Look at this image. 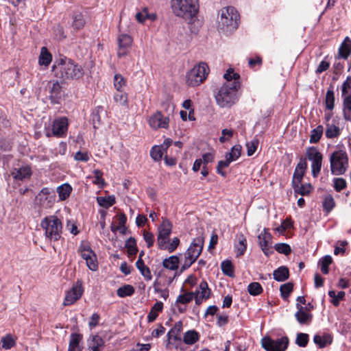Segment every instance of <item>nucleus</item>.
<instances>
[{"instance_id":"36","label":"nucleus","mask_w":351,"mask_h":351,"mask_svg":"<svg viewBox=\"0 0 351 351\" xmlns=\"http://www.w3.org/2000/svg\"><path fill=\"white\" fill-rule=\"evenodd\" d=\"M324 132V128L319 125L316 128L313 129L311 132L310 143H317L320 140Z\"/></svg>"},{"instance_id":"52","label":"nucleus","mask_w":351,"mask_h":351,"mask_svg":"<svg viewBox=\"0 0 351 351\" xmlns=\"http://www.w3.org/2000/svg\"><path fill=\"white\" fill-rule=\"evenodd\" d=\"M195 293L193 292H189L184 294L180 295L176 300L177 304H187L190 302L193 298H195Z\"/></svg>"},{"instance_id":"55","label":"nucleus","mask_w":351,"mask_h":351,"mask_svg":"<svg viewBox=\"0 0 351 351\" xmlns=\"http://www.w3.org/2000/svg\"><path fill=\"white\" fill-rule=\"evenodd\" d=\"M293 285L291 282L283 284L280 287L281 295L283 298H287L293 291Z\"/></svg>"},{"instance_id":"2","label":"nucleus","mask_w":351,"mask_h":351,"mask_svg":"<svg viewBox=\"0 0 351 351\" xmlns=\"http://www.w3.org/2000/svg\"><path fill=\"white\" fill-rule=\"evenodd\" d=\"M198 0H171L173 14L186 21L191 20L199 12Z\"/></svg>"},{"instance_id":"54","label":"nucleus","mask_w":351,"mask_h":351,"mask_svg":"<svg viewBox=\"0 0 351 351\" xmlns=\"http://www.w3.org/2000/svg\"><path fill=\"white\" fill-rule=\"evenodd\" d=\"M259 141L258 139H253L246 143L247 156H251L255 153Z\"/></svg>"},{"instance_id":"56","label":"nucleus","mask_w":351,"mask_h":351,"mask_svg":"<svg viewBox=\"0 0 351 351\" xmlns=\"http://www.w3.org/2000/svg\"><path fill=\"white\" fill-rule=\"evenodd\" d=\"M335 205V200L333 197L331 195H327L324 199L323 202V206L324 210H326V212H330L332 210Z\"/></svg>"},{"instance_id":"16","label":"nucleus","mask_w":351,"mask_h":351,"mask_svg":"<svg viewBox=\"0 0 351 351\" xmlns=\"http://www.w3.org/2000/svg\"><path fill=\"white\" fill-rule=\"evenodd\" d=\"M169 119L165 117L160 112H156L149 119V125L154 130L167 129L169 127Z\"/></svg>"},{"instance_id":"29","label":"nucleus","mask_w":351,"mask_h":351,"mask_svg":"<svg viewBox=\"0 0 351 351\" xmlns=\"http://www.w3.org/2000/svg\"><path fill=\"white\" fill-rule=\"evenodd\" d=\"M179 258L176 256H171L170 257L164 259L162 265L165 268L170 270H176L178 268Z\"/></svg>"},{"instance_id":"28","label":"nucleus","mask_w":351,"mask_h":351,"mask_svg":"<svg viewBox=\"0 0 351 351\" xmlns=\"http://www.w3.org/2000/svg\"><path fill=\"white\" fill-rule=\"evenodd\" d=\"M274 278L278 281L282 282L289 278V273L287 267L282 266L280 267L274 271Z\"/></svg>"},{"instance_id":"17","label":"nucleus","mask_w":351,"mask_h":351,"mask_svg":"<svg viewBox=\"0 0 351 351\" xmlns=\"http://www.w3.org/2000/svg\"><path fill=\"white\" fill-rule=\"evenodd\" d=\"M68 130V120L61 117L53 121L52 124V134L57 137L64 136Z\"/></svg>"},{"instance_id":"14","label":"nucleus","mask_w":351,"mask_h":351,"mask_svg":"<svg viewBox=\"0 0 351 351\" xmlns=\"http://www.w3.org/2000/svg\"><path fill=\"white\" fill-rule=\"evenodd\" d=\"M84 291L82 283L77 280L71 290L68 291L64 300V305H71L81 298Z\"/></svg>"},{"instance_id":"25","label":"nucleus","mask_w":351,"mask_h":351,"mask_svg":"<svg viewBox=\"0 0 351 351\" xmlns=\"http://www.w3.org/2000/svg\"><path fill=\"white\" fill-rule=\"evenodd\" d=\"M332 341V337L328 333H324L323 335H317L314 337V342L319 348H324L328 345H330Z\"/></svg>"},{"instance_id":"60","label":"nucleus","mask_w":351,"mask_h":351,"mask_svg":"<svg viewBox=\"0 0 351 351\" xmlns=\"http://www.w3.org/2000/svg\"><path fill=\"white\" fill-rule=\"evenodd\" d=\"M334 188L337 191H341L344 189L346 186V182L343 178H337L333 180Z\"/></svg>"},{"instance_id":"26","label":"nucleus","mask_w":351,"mask_h":351,"mask_svg":"<svg viewBox=\"0 0 351 351\" xmlns=\"http://www.w3.org/2000/svg\"><path fill=\"white\" fill-rule=\"evenodd\" d=\"M16 337L11 334H7L6 335L2 337L0 342L1 348L5 350H10L14 347L16 346Z\"/></svg>"},{"instance_id":"63","label":"nucleus","mask_w":351,"mask_h":351,"mask_svg":"<svg viewBox=\"0 0 351 351\" xmlns=\"http://www.w3.org/2000/svg\"><path fill=\"white\" fill-rule=\"evenodd\" d=\"M275 249L277 252L285 255H288L291 253V247L288 244L286 243H278L275 245Z\"/></svg>"},{"instance_id":"4","label":"nucleus","mask_w":351,"mask_h":351,"mask_svg":"<svg viewBox=\"0 0 351 351\" xmlns=\"http://www.w3.org/2000/svg\"><path fill=\"white\" fill-rule=\"evenodd\" d=\"M239 87V81L226 82L215 96L217 104L222 108H229L237 100V92Z\"/></svg>"},{"instance_id":"10","label":"nucleus","mask_w":351,"mask_h":351,"mask_svg":"<svg viewBox=\"0 0 351 351\" xmlns=\"http://www.w3.org/2000/svg\"><path fill=\"white\" fill-rule=\"evenodd\" d=\"M203 245V237H197L195 238L184 253V258L195 263L202 251Z\"/></svg>"},{"instance_id":"11","label":"nucleus","mask_w":351,"mask_h":351,"mask_svg":"<svg viewBox=\"0 0 351 351\" xmlns=\"http://www.w3.org/2000/svg\"><path fill=\"white\" fill-rule=\"evenodd\" d=\"M171 228V223L168 219H164L158 228L157 244L159 248L165 247V245L169 241Z\"/></svg>"},{"instance_id":"53","label":"nucleus","mask_w":351,"mask_h":351,"mask_svg":"<svg viewBox=\"0 0 351 351\" xmlns=\"http://www.w3.org/2000/svg\"><path fill=\"white\" fill-rule=\"evenodd\" d=\"M221 270L223 273L228 276H233V265L230 261H223L221 263Z\"/></svg>"},{"instance_id":"61","label":"nucleus","mask_w":351,"mask_h":351,"mask_svg":"<svg viewBox=\"0 0 351 351\" xmlns=\"http://www.w3.org/2000/svg\"><path fill=\"white\" fill-rule=\"evenodd\" d=\"M308 341V336L305 333H299L297 335L295 343L300 347H305Z\"/></svg>"},{"instance_id":"32","label":"nucleus","mask_w":351,"mask_h":351,"mask_svg":"<svg viewBox=\"0 0 351 351\" xmlns=\"http://www.w3.org/2000/svg\"><path fill=\"white\" fill-rule=\"evenodd\" d=\"M351 53V40L346 37L339 48V55L343 58H347Z\"/></svg>"},{"instance_id":"22","label":"nucleus","mask_w":351,"mask_h":351,"mask_svg":"<svg viewBox=\"0 0 351 351\" xmlns=\"http://www.w3.org/2000/svg\"><path fill=\"white\" fill-rule=\"evenodd\" d=\"M341 134V129L337 121L332 119L331 123H326L325 135L328 138H337Z\"/></svg>"},{"instance_id":"20","label":"nucleus","mask_w":351,"mask_h":351,"mask_svg":"<svg viewBox=\"0 0 351 351\" xmlns=\"http://www.w3.org/2000/svg\"><path fill=\"white\" fill-rule=\"evenodd\" d=\"M195 293V300L196 304H200L203 299H207L210 294V290L208 288L206 281H202L199 285V290L193 292Z\"/></svg>"},{"instance_id":"1","label":"nucleus","mask_w":351,"mask_h":351,"mask_svg":"<svg viewBox=\"0 0 351 351\" xmlns=\"http://www.w3.org/2000/svg\"><path fill=\"white\" fill-rule=\"evenodd\" d=\"M239 14L234 7L228 6L220 10L217 19V29L220 32L229 34L239 25Z\"/></svg>"},{"instance_id":"23","label":"nucleus","mask_w":351,"mask_h":351,"mask_svg":"<svg viewBox=\"0 0 351 351\" xmlns=\"http://www.w3.org/2000/svg\"><path fill=\"white\" fill-rule=\"evenodd\" d=\"M306 167V162L304 160L299 162L293 173L292 185L302 182Z\"/></svg>"},{"instance_id":"24","label":"nucleus","mask_w":351,"mask_h":351,"mask_svg":"<svg viewBox=\"0 0 351 351\" xmlns=\"http://www.w3.org/2000/svg\"><path fill=\"white\" fill-rule=\"evenodd\" d=\"M82 340V335L78 333H72L70 337L68 351H82L80 343Z\"/></svg>"},{"instance_id":"48","label":"nucleus","mask_w":351,"mask_h":351,"mask_svg":"<svg viewBox=\"0 0 351 351\" xmlns=\"http://www.w3.org/2000/svg\"><path fill=\"white\" fill-rule=\"evenodd\" d=\"M297 308L299 311L295 313L297 320L300 323H306L309 319V315L302 311V306L297 304Z\"/></svg>"},{"instance_id":"13","label":"nucleus","mask_w":351,"mask_h":351,"mask_svg":"<svg viewBox=\"0 0 351 351\" xmlns=\"http://www.w3.org/2000/svg\"><path fill=\"white\" fill-rule=\"evenodd\" d=\"M117 56L119 58H122L129 53L132 45V38L127 34H121L117 37Z\"/></svg>"},{"instance_id":"50","label":"nucleus","mask_w":351,"mask_h":351,"mask_svg":"<svg viewBox=\"0 0 351 351\" xmlns=\"http://www.w3.org/2000/svg\"><path fill=\"white\" fill-rule=\"evenodd\" d=\"M326 106L328 110H332L335 106V94L332 89H329L326 95Z\"/></svg>"},{"instance_id":"57","label":"nucleus","mask_w":351,"mask_h":351,"mask_svg":"<svg viewBox=\"0 0 351 351\" xmlns=\"http://www.w3.org/2000/svg\"><path fill=\"white\" fill-rule=\"evenodd\" d=\"M84 24L85 21L81 14H77L74 16L72 25L75 29H81L84 27Z\"/></svg>"},{"instance_id":"3","label":"nucleus","mask_w":351,"mask_h":351,"mask_svg":"<svg viewBox=\"0 0 351 351\" xmlns=\"http://www.w3.org/2000/svg\"><path fill=\"white\" fill-rule=\"evenodd\" d=\"M53 69L56 76L64 80L79 79L84 74L80 65L66 58L60 59Z\"/></svg>"},{"instance_id":"6","label":"nucleus","mask_w":351,"mask_h":351,"mask_svg":"<svg viewBox=\"0 0 351 351\" xmlns=\"http://www.w3.org/2000/svg\"><path fill=\"white\" fill-rule=\"evenodd\" d=\"M209 68L207 64L200 62L186 73V83L191 87L199 86L207 78Z\"/></svg>"},{"instance_id":"35","label":"nucleus","mask_w":351,"mask_h":351,"mask_svg":"<svg viewBox=\"0 0 351 351\" xmlns=\"http://www.w3.org/2000/svg\"><path fill=\"white\" fill-rule=\"evenodd\" d=\"M52 56L45 47L41 48L40 55L39 57V63L41 65L48 66L51 62Z\"/></svg>"},{"instance_id":"27","label":"nucleus","mask_w":351,"mask_h":351,"mask_svg":"<svg viewBox=\"0 0 351 351\" xmlns=\"http://www.w3.org/2000/svg\"><path fill=\"white\" fill-rule=\"evenodd\" d=\"M136 266L146 280H152V276L151 274V271L149 268L145 265L143 259H141V258H138L136 263Z\"/></svg>"},{"instance_id":"64","label":"nucleus","mask_w":351,"mask_h":351,"mask_svg":"<svg viewBox=\"0 0 351 351\" xmlns=\"http://www.w3.org/2000/svg\"><path fill=\"white\" fill-rule=\"evenodd\" d=\"M180 239L178 237H174L169 244H165V247L160 248L161 250H167L169 252H173L179 245Z\"/></svg>"},{"instance_id":"40","label":"nucleus","mask_w":351,"mask_h":351,"mask_svg":"<svg viewBox=\"0 0 351 351\" xmlns=\"http://www.w3.org/2000/svg\"><path fill=\"white\" fill-rule=\"evenodd\" d=\"M343 114L346 120H351V96H344L343 99Z\"/></svg>"},{"instance_id":"44","label":"nucleus","mask_w":351,"mask_h":351,"mask_svg":"<svg viewBox=\"0 0 351 351\" xmlns=\"http://www.w3.org/2000/svg\"><path fill=\"white\" fill-rule=\"evenodd\" d=\"M114 86L117 91H122L126 86L125 79L120 74H116L114 77Z\"/></svg>"},{"instance_id":"47","label":"nucleus","mask_w":351,"mask_h":351,"mask_svg":"<svg viewBox=\"0 0 351 351\" xmlns=\"http://www.w3.org/2000/svg\"><path fill=\"white\" fill-rule=\"evenodd\" d=\"M247 291L250 295H257L263 292V288L260 283L254 282L248 285Z\"/></svg>"},{"instance_id":"62","label":"nucleus","mask_w":351,"mask_h":351,"mask_svg":"<svg viewBox=\"0 0 351 351\" xmlns=\"http://www.w3.org/2000/svg\"><path fill=\"white\" fill-rule=\"evenodd\" d=\"M154 291L158 293H160V295L162 298H163L165 300H166L169 297V290L168 289H162L159 287V282L156 280L154 282Z\"/></svg>"},{"instance_id":"39","label":"nucleus","mask_w":351,"mask_h":351,"mask_svg":"<svg viewBox=\"0 0 351 351\" xmlns=\"http://www.w3.org/2000/svg\"><path fill=\"white\" fill-rule=\"evenodd\" d=\"M242 147L240 145H235L231 148L230 152L226 153V156L232 161L237 160L241 154Z\"/></svg>"},{"instance_id":"18","label":"nucleus","mask_w":351,"mask_h":351,"mask_svg":"<svg viewBox=\"0 0 351 351\" xmlns=\"http://www.w3.org/2000/svg\"><path fill=\"white\" fill-rule=\"evenodd\" d=\"M167 337L166 346L168 349H178L182 345V337L180 330H169Z\"/></svg>"},{"instance_id":"31","label":"nucleus","mask_w":351,"mask_h":351,"mask_svg":"<svg viewBox=\"0 0 351 351\" xmlns=\"http://www.w3.org/2000/svg\"><path fill=\"white\" fill-rule=\"evenodd\" d=\"M104 347V341L99 336H93L88 343V348L93 351H101Z\"/></svg>"},{"instance_id":"7","label":"nucleus","mask_w":351,"mask_h":351,"mask_svg":"<svg viewBox=\"0 0 351 351\" xmlns=\"http://www.w3.org/2000/svg\"><path fill=\"white\" fill-rule=\"evenodd\" d=\"M330 160L332 174L342 175L345 173L348 162L346 152L343 150L334 152L330 156Z\"/></svg>"},{"instance_id":"59","label":"nucleus","mask_w":351,"mask_h":351,"mask_svg":"<svg viewBox=\"0 0 351 351\" xmlns=\"http://www.w3.org/2000/svg\"><path fill=\"white\" fill-rule=\"evenodd\" d=\"M342 95L343 96H351V77L348 76L342 85Z\"/></svg>"},{"instance_id":"21","label":"nucleus","mask_w":351,"mask_h":351,"mask_svg":"<svg viewBox=\"0 0 351 351\" xmlns=\"http://www.w3.org/2000/svg\"><path fill=\"white\" fill-rule=\"evenodd\" d=\"M32 175V170L29 166H22L19 168H15L12 171V176L14 179L23 180L29 179Z\"/></svg>"},{"instance_id":"15","label":"nucleus","mask_w":351,"mask_h":351,"mask_svg":"<svg viewBox=\"0 0 351 351\" xmlns=\"http://www.w3.org/2000/svg\"><path fill=\"white\" fill-rule=\"evenodd\" d=\"M53 202V198L49 188H43L35 198V204L44 208H51Z\"/></svg>"},{"instance_id":"41","label":"nucleus","mask_w":351,"mask_h":351,"mask_svg":"<svg viewBox=\"0 0 351 351\" xmlns=\"http://www.w3.org/2000/svg\"><path fill=\"white\" fill-rule=\"evenodd\" d=\"M97 202L100 206L108 208L115 203V199L113 196H108L107 197H98Z\"/></svg>"},{"instance_id":"8","label":"nucleus","mask_w":351,"mask_h":351,"mask_svg":"<svg viewBox=\"0 0 351 351\" xmlns=\"http://www.w3.org/2000/svg\"><path fill=\"white\" fill-rule=\"evenodd\" d=\"M287 337L274 339L270 337H264L261 339V346L266 351H285L289 346Z\"/></svg>"},{"instance_id":"45","label":"nucleus","mask_w":351,"mask_h":351,"mask_svg":"<svg viewBox=\"0 0 351 351\" xmlns=\"http://www.w3.org/2000/svg\"><path fill=\"white\" fill-rule=\"evenodd\" d=\"M125 247L130 256H134L138 252L136 240L132 237H130L127 240Z\"/></svg>"},{"instance_id":"33","label":"nucleus","mask_w":351,"mask_h":351,"mask_svg":"<svg viewBox=\"0 0 351 351\" xmlns=\"http://www.w3.org/2000/svg\"><path fill=\"white\" fill-rule=\"evenodd\" d=\"M62 90V86L58 82H55L52 84V86L50 87V99L52 103L56 102V99L60 97V93Z\"/></svg>"},{"instance_id":"37","label":"nucleus","mask_w":351,"mask_h":351,"mask_svg":"<svg viewBox=\"0 0 351 351\" xmlns=\"http://www.w3.org/2000/svg\"><path fill=\"white\" fill-rule=\"evenodd\" d=\"M293 187L296 193L300 194L302 195H308L311 192L312 189L311 184H301V182L293 184Z\"/></svg>"},{"instance_id":"5","label":"nucleus","mask_w":351,"mask_h":351,"mask_svg":"<svg viewBox=\"0 0 351 351\" xmlns=\"http://www.w3.org/2000/svg\"><path fill=\"white\" fill-rule=\"evenodd\" d=\"M40 226L45 231L46 238L51 241H56L61 238L62 224L57 216L45 217L42 219Z\"/></svg>"},{"instance_id":"12","label":"nucleus","mask_w":351,"mask_h":351,"mask_svg":"<svg viewBox=\"0 0 351 351\" xmlns=\"http://www.w3.org/2000/svg\"><path fill=\"white\" fill-rule=\"evenodd\" d=\"M79 252L82 258L86 261L87 267L92 271H96L98 268L97 257L91 248L86 244H82Z\"/></svg>"},{"instance_id":"19","label":"nucleus","mask_w":351,"mask_h":351,"mask_svg":"<svg viewBox=\"0 0 351 351\" xmlns=\"http://www.w3.org/2000/svg\"><path fill=\"white\" fill-rule=\"evenodd\" d=\"M259 245L265 253V255L269 256L271 253L270 245L271 240V235L269 232L266 230H264L258 236Z\"/></svg>"},{"instance_id":"49","label":"nucleus","mask_w":351,"mask_h":351,"mask_svg":"<svg viewBox=\"0 0 351 351\" xmlns=\"http://www.w3.org/2000/svg\"><path fill=\"white\" fill-rule=\"evenodd\" d=\"M114 100L117 104L121 106L128 105V95L122 91H118L117 93L114 95Z\"/></svg>"},{"instance_id":"58","label":"nucleus","mask_w":351,"mask_h":351,"mask_svg":"<svg viewBox=\"0 0 351 351\" xmlns=\"http://www.w3.org/2000/svg\"><path fill=\"white\" fill-rule=\"evenodd\" d=\"M332 259L330 255L325 256L322 261L321 271L323 274L328 273V266L332 263Z\"/></svg>"},{"instance_id":"9","label":"nucleus","mask_w":351,"mask_h":351,"mask_svg":"<svg viewBox=\"0 0 351 351\" xmlns=\"http://www.w3.org/2000/svg\"><path fill=\"white\" fill-rule=\"evenodd\" d=\"M308 159L311 161V171L313 176L316 178L322 169V154L315 147H309L306 151Z\"/></svg>"},{"instance_id":"30","label":"nucleus","mask_w":351,"mask_h":351,"mask_svg":"<svg viewBox=\"0 0 351 351\" xmlns=\"http://www.w3.org/2000/svg\"><path fill=\"white\" fill-rule=\"evenodd\" d=\"M238 243L236 245L237 256L244 254L247 248V240L243 234L237 235Z\"/></svg>"},{"instance_id":"51","label":"nucleus","mask_w":351,"mask_h":351,"mask_svg":"<svg viewBox=\"0 0 351 351\" xmlns=\"http://www.w3.org/2000/svg\"><path fill=\"white\" fill-rule=\"evenodd\" d=\"M165 151L160 146H154L150 151L152 158L156 160L159 161L162 158Z\"/></svg>"},{"instance_id":"43","label":"nucleus","mask_w":351,"mask_h":351,"mask_svg":"<svg viewBox=\"0 0 351 351\" xmlns=\"http://www.w3.org/2000/svg\"><path fill=\"white\" fill-rule=\"evenodd\" d=\"M117 295L121 298L132 295L134 292V289L132 285H126L119 287L117 289Z\"/></svg>"},{"instance_id":"34","label":"nucleus","mask_w":351,"mask_h":351,"mask_svg":"<svg viewBox=\"0 0 351 351\" xmlns=\"http://www.w3.org/2000/svg\"><path fill=\"white\" fill-rule=\"evenodd\" d=\"M71 191L72 188L69 184H64L57 188L60 200H65L70 195Z\"/></svg>"},{"instance_id":"46","label":"nucleus","mask_w":351,"mask_h":351,"mask_svg":"<svg viewBox=\"0 0 351 351\" xmlns=\"http://www.w3.org/2000/svg\"><path fill=\"white\" fill-rule=\"evenodd\" d=\"M231 162L232 161L225 155V160H221L218 162L217 172L223 177H226V173L223 171V169L228 167Z\"/></svg>"},{"instance_id":"38","label":"nucleus","mask_w":351,"mask_h":351,"mask_svg":"<svg viewBox=\"0 0 351 351\" xmlns=\"http://www.w3.org/2000/svg\"><path fill=\"white\" fill-rule=\"evenodd\" d=\"M136 19L139 23H143L145 19L154 21L156 19L155 14H149L147 8H145L141 12L136 13Z\"/></svg>"},{"instance_id":"42","label":"nucleus","mask_w":351,"mask_h":351,"mask_svg":"<svg viewBox=\"0 0 351 351\" xmlns=\"http://www.w3.org/2000/svg\"><path fill=\"white\" fill-rule=\"evenodd\" d=\"M199 336L195 330H188L184 336L183 341L186 344H193L198 340Z\"/></svg>"}]
</instances>
